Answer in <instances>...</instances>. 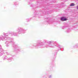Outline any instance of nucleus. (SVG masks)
<instances>
[{
	"mask_svg": "<svg viewBox=\"0 0 78 78\" xmlns=\"http://www.w3.org/2000/svg\"><path fill=\"white\" fill-rule=\"evenodd\" d=\"M70 6H75V4L72 3L70 5Z\"/></svg>",
	"mask_w": 78,
	"mask_h": 78,
	"instance_id": "f257e3e1",
	"label": "nucleus"
},
{
	"mask_svg": "<svg viewBox=\"0 0 78 78\" xmlns=\"http://www.w3.org/2000/svg\"><path fill=\"white\" fill-rule=\"evenodd\" d=\"M64 19V17H62L61 18V20H62V21H63Z\"/></svg>",
	"mask_w": 78,
	"mask_h": 78,
	"instance_id": "f03ea898",
	"label": "nucleus"
},
{
	"mask_svg": "<svg viewBox=\"0 0 78 78\" xmlns=\"http://www.w3.org/2000/svg\"><path fill=\"white\" fill-rule=\"evenodd\" d=\"M67 20V19L65 18V19H64L63 21H66V20Z\"/></svg>",
	"mask_w": 78,
	"mask_h": 78,
	"instance_id": "7ed1b4c3",
	"label": "nucleus"
},
{
	"mask_svg": "<svg viewBox=\"0 0 78 78\" xmlns=\"http://www.w3.org/2000/svg\"><path fill=\"white\" fill-rule=\"evenodd\" d=\"M77 9H78V6H77Z\"/></svg>",
	"mask_w": 78,
	"mask_h": 78,
	"instance_id": "20e7f679",
	"label": "nucleus"
}]
</instances>
